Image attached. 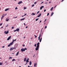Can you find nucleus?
<instances>
[{
  "label": "nucleus",
  "instance_id": "nucleus-1",
  "mask_svg": "<svg viewBox=\"0 0 67 67\" xmlns=\"http://www.w3.org/2000/svg\"><path fill=\"white\" fill-rule=\"evenodd\" d=\"M16 49V48H14V47L11 48H10L9 50L10 51H12V50H13V49Z\"/></svg>",
  "mask_w": 67,
  "mask_h": 67
},
{
  "label": "nucleus",
  "instance_id": "nucleus-2",
  "mask_svg": "<svg viewBox=\"0 0 67 67\" xmlns=\"http://www.w3.org/2000/svg\"><path fill=\"white\" fill-rule=\"evenodd\" d=\"M4 34H8L9 33V31H8L7 32V31H5L4 32Z\"/></svg>",
  "mask_w": 67,
  "mask_h": 67
},
{
  "label": "nucleus",
  "instance_id": "nucleus-3",
  "mask_svg": "<svg viewBox=\"0 0 67 67\" xmlns=\"http://www.w3.org/2000/svg\"><path fill=\"white\" fill-rule=\"evenodd\" d=\"M39 47H40L37 46L36 48V50L37 51V50H38V49H39Z\"/></svg>",
  "mask_w": 67,
  "mask_h": 67
},
{
  "label": "nucleus",
  "instance_id": "nucleus-4",
  "mask_svg": "<svg viewBox=\"0 0 67 67\" xmlns=\"http://www.w3.org/2000/svg\"><path fill=\"white\" fill-rule=\"evenodd\" d=\"M25 51V49H21V51L22 52H24V51Z\"/></svg>",
  "mask_w": 67,
  "mask_h": 67
},
{
  "label": "nucleus",
  "instance_id": "nucleus-5",
  "mask_svg": "<svg viewBox=\"0 0 67 67\" xmlns=\"http://www.w3.org/2000/svg\"><path fill=\"white\" fill-rule=\"evenodd\" d=\"M11 36H9V37H8V38H7V40L8 41V40H10V38H11Z\"/></svg>",
  "mask_w": 67,
  "mask_h": 67
},
{
  "label": "nucleus",
  "instance_id": "nucleus-6",
  "mask_svg": "<svg viewBox=\"0 0 67 67\" xmlns=\"http://www.w3.org/2000/svg\"><path fill=\"white\" fill-rule=\"evenodd\" d=\"M22 3V1H21L20 2H18V4H21V3Z\"/></svg>",
  "mask_w": 67,
  "mask_h": 67
},
{
  "label": "nucleus",
  "instance_id": "nucleus-7",
  "mask_svg": "<svg viewBox=\"0 0 67 67\" xmlns=\"http://www.w3.org/2000/svg\"><path fill=\"white\" fill-rule=\"evenodd\" d=\"M14 43V41H13L11 43H10V45H12L13 44V43Z\"/></svg>",
  "mask_w": 67,
  "mask_h": 67
},
{
  "label": "nucleus",
  "instance_id": "nucleus-8",
  "mask_svg": "<svg viewBox=\"0 0 67 67\" xmlns=\"http://www.w3.org/2000/svg\"><path fill=\"white\" fill-rule=\"evenodd\" d=\"M39 44H40V43L39 42H38L37 44V47H40V46H39Z\"/></svg>",
  "mask_w": 67,
  "mask_h": 67
},
{
  "label": "nucleus",
  "instance_id": "nucleus-9",
  "mask_svg": "<svg viewBox=\"0 0 67 67\" xmlns=\"http://www.w3.org/2000/svg\"><path fill=\"white\" fill-rule=\"evenodd\" d=\"M29 58H28L26 61V62L27 63H29Z\"/></svg>",
  "mask_w": 67,
  "mask_h": 67
},
{
  "label": "nucleus",
  "instance_id": "nucleus-10",
  "mask_svg": "<svg viewBox=\"0 0 67 67\" xmlns=\"http://www.w3.org/2000/svg\"><path fill=\"white\" fill-rule=\"evenodd\" d=\"M41 34H40V35L38 37V40H40V37H41Z\"/></svg>",
  "mask_w": 67,
  "mask_h": 67
},
{
  "label": "nucleus",
  "instance_id": "nucleus-11",
  "mask_svg": "<svg viewBox=\"0 0 67 67\" xmlns=\"http://www.w3.org/2000/svg\"><path fill=\"white\" fill-rule=\"evenodd\" d=\"M26 60V58H25L24 59V61L25 62Z\"/></svg>",
  "mask_w": 67,
  "mask_h": 67
},
{
  "label": "nucleus",
  "instance_id": "nucleus-12",
  "mask_svg": "<svg viewBox=\"0 0 67 67\" xmlns=\"http://www.w3.org/2000/svg\"><path fill=\"white\" fill-rule=\"evenodd\" d=\"M43 7H44V6H41L40 8V10H42V8H43Z\"/></svg>",
  "mask_w": 67,
  "mask_h": 67
},
{
  "label": "nucleus",
  "instance_id": "nucleus-13",
  "mask_svg": "<svg viewBox=\"0 0 67 67\" xmlns=\"http://www.w3.org/2000/svg\"><path fill=\"white\" fill-rule=\"evenodd\" d=\"M8 10H9V8H7V9H5V11H8Z\"/></svg>",
  "mask_w": 67,
  "mask_h": 67
},
{
  "label": "nucleus",
  "instance_id": "nucleus-14",
  "mask_svg": "<svg viewBox=\"0 0 67 67\" xmlns=\"http://www.w3.org/2000/svg\"><path fill=\"white\" fill-rule=\"evenodd\" d=\"M19 52L18 51V52L17 53H16V56H18V55H19Z\"/></svg>",
  "mask_w": 67,
  "mask_h": 67
},
{
  "label": "nucleus",
  "instance_id": "nucleus-15",
  "mask_svg": "<svg viewBox=\"0 0 67 67\" xmlns=\"http://www.w3.org/2000/svg\"><path fill=\"white\" fill-rule=\"evenodd\" d=\"M31 64H32V62L31 61L29 63V65H31Z\"/></svg>",
  "mask_w": 67,
  "mask_h": 67
},
{
  "label": "nucleus",
  "instance_id": "nucleus-16",
  "mask_svg": "<svg viewBox=\"0 0 67 67\" xmlns=\"http://www.w3.org/2000/svg\"><path fill=\"white\" fill-rule=\"evenodd\" d=\"M42 37L40 39V42H41V41H42Z\"/></svg>",
  "mask_w": 67,
  "mask_h": 67
},
{
  "label": "nucleus",
  "instance_id": "nucleus-17",
  "mask_svg": "<svg viewBox=\"0 0 67 67\" xmlns=\"http://www.w3.org/2000/svg\"><path fill=\"white\" fill-rule=\"evenodd\" d=\"M16 30L17 31V32H19V30H20V29H16Z\"/></svg>",
  "mask_w": 67,
  "mask_h": 67
},
{
  "label": "nucleus",
  "instance_id": "nucleus-18",
  "mask_svg": "<svg viewBox=\"0 0 67 67\" xmlns=\"http://www.w3.org/2000/svg\"><path fill=\"white\" fill-rule=\"evenodd\" d=\"M9 19H8V18H6V21H9Z\"/></svg>",
  "mask_w": 67,
  "mask_h": 67
},
{
  "label": "nucleus",
  "instance_id": "nucleus-19",
  "mask_svg": "<svg viewBox=\"0 0 67 67\" xmlns=\"http://www.w3.org/2000/svg\"><path fill=\"white\" fill-rule=\"evenodd\" d=\"M41 14H40L38 16V17H39L40 16H41Z\"/></svg>",
  "mask_w": 67,
  "mask_h": 67
},
{
  "label": "nucleus",
  "instance_id": "nucleus-20",
  "mask_svg": "<svg viewBox=\"0 0 67 67\" xmlns=\"http://www.w3.org/2000/svg\"><path fill=\"white\" fill-rule=\"evenodd\" d=\"M31 15H35V13H32L31 14Z\"/></svg>",
  "mask_w": 67,
  "mask_h": 67
},
{
  "label": "nucleus",
  "instance_id": "nucleus-21",
  "mask_svg": "<svg viewBox=\"0 0 67 67\" xmlns=\"http://www.w3.org/2000/svg\"><path fill=\"white\" fill-rule=\"evenodd\" d=\"M53 7H52V8L50 10H51V11H52V10H53Z\"/></svg>",
  "mask_w": 67,
  "mask_h": 67
},
{
  "label": "nucleus",
  "instance_id": "nucleus-22",
  "mask_svg": "<svg viewBox=\"0 0 67 67\" xmlns=\"http://www.w3.org/2000/svg\"><path fill=\"white\" fill-rule=\"evenodd\" d=\"M25 18H24L23 19H21V20H20L21 21H22L23 20H25Z\"/></svg>",
  "mask_w": 67,
  "mask_h": 67
},
{
  "label": "nucleus",
  "instance_id": "nucleus-23",
  "mask_svg": "<svg viewBox=\"0 0 67 67\" xmlns=\"http://www.w3.org/2000/svg\"><path fill=\"white\" fill-rule=\"evenodd\" d=\"M53 14H54V13H53V12H52L51 14V16H52V15H53Z\"/></svg>",
  "mask_w": 67,
  "mask_h": 67
},
{
  "label": "nucleus",
  "instance_id": "nucleus-24",
  "mask_svg": "<svg viewBox=\"0 0 67 67\" xmlns=\"http://www.w3.org/2000/svg\"><path fill=\"white\" fill-rule=\"evenodd\" d=\"M12 61L13 62H14V61H15V59H13L12 60Z\"/></svg>",
  "mask_w": 67,
  "mask_h": 67
},
{
  "label": "nucleus",
  "instance_id": "nucleus-25",
  "mask_svg": "<svg viewBox=\"0 0 67 67\" xmlns=\"http://www.w3.org/2000/svg\"><path fill=\"white\" fill-rule=\"evenodd\" d=\"M3 65V63H0V65Z\"/></svg>",
  "mask_w": 67,
  "mask_h": 67
},
{
  "label": "nucleus",
  "instance_id": "nucleus-26",
  "mask_svg": "<svg viewBox=\"0 0 67 67\" xmlns=\"http://www.w3.org/2000/svg\"><path fill=\"white\" fill-rule=\"evenodd\" d=\"M4 14L3 15L2 17V18H4Z\"/></svg>",
  "mask_w": 67,
  "mask_h": 67
},
{
  "label": "nucleus",
  "instance_id": "nucleus-27",
  "mask_svg": "<svg viewBox=\"0 0 67 67\" xmlns=\"http://www.w3.org/2000/svg\"><path fill=\"white\" fill-rule=\"evenodd\" d=\"M39 18H37V19H36V21H37V20H38V19Z\"/></svg>",
  "mask_w": 67,
  "mask_h": 67
},
{
  "label": "nucleus",
  "instance_id": "nucleus-28",
  "mask_svg": "<svg viewBox=\"0 0 67 67\" xmlns=\"http://www.w3.org/2000/svg\"><path fill=\"white\" fill-rule=\"evenodd\" d=\"M34 67H35L36 66V63H35L34 64Z\"/></svg>",
  "mask_w": 67,
  "mask_h": 67
},
{
  "label": "nucleus",
  "instance_id": "nucleus-29",
  "mask_svg": "<svg viewBox=\"0 0 67 67\" xmlns=\"http://www.w3.org/2000/svg\"><path fill=\"white\" fill-rule=\"evenodd\" d=\"M16 40V39H15V40H13V41H14H14H15Z\"/></svg>",
  "mask_w": 67,
  "mask_h": 67
},
{
  "label": "nucleus",
  "instance_id": "nucleus-30",
  "mask_svg": "<svg viewBox=\"0 0 67 67\" xmlns=\"http://www.w3.org/2000/svg\"><path fill=\"white\" fill-rule=\"evenodd\" d=\"M35 36V38H36L37 36L36 35H34Z\"/></svg>",
  "mask_w": 67,
  "mask_h": 67
},
{
  "label": "nucleus",
  "instance_id": "nucleus-31",
  "mask_svg": "<svg viewBox=\"0 0 67 67\" xmlns=\"http://www.w3.org/2000/svg\"><path fill=\"white\" fill-rule=\"evenodd\" d=\"M47 3H47V2H46L45 3V4H47Z\"/></svg>",
  "mask_w": 67,
  "mask_h": 67
},
{
  "label": "nucleus",
  "instance_id": "nucleus-32",
  "mask_svg": "<svg viewBox=\"0 0 67 67\" xmlns=\"http://www.w3.org/2000/svg\"><path fill=\"white\" fill-rule=\"evenodd\" d=\"M34 4H36V2H35L34 3Z\"/></svg>",
  "mask_w": 67,
  "mask_h": 67
},
{
  "label": "nucleus",
  "instance_id": "nucleus-33",
  "mask_svg": "<svg viewBox=\"0 0 67 67\" xmlns=\"http://www.w3.org/2000/svg\"><path fill=\"white\" fill-rule=\"evenodd\" d=\"M26 9V7H24V10L25 9Z\"/></svg>",
  "mask_w": 67,
  "mask_h": 67
},
{
  "label": "nucleus",
  "instance_id": "nucleus-34",
  "mask_svg": "<svg viewBox=\"0 0 67 67\" xmlns=\"http://www.w3.org/2000/svg\"><path fill=\"white\" fill-rule=\"evenodd\" d=\"M2 25V23H1L0 24V25L1 26V25Z\"/></svg>",
  "mask_w": 67,
  "mask_h": 67
},
{
  "label": "nucleus",
  "instance_id": "nucleus-35",
  "mask_svg": "<svg viewBox=\"0 0 67 67\" xmlns=\"http://www.w3.org/2000/svg\"><path fill=\"white\" fill-rule=\"evenodd\" d=\"M43 28H42V29H41V32H42V30H43Z\"/></svg>",
  "mask_w": 67,
  "mask_h": 67
},
{
  "label": "nucleus",
  "instance_id": "nucleus-36",
  "mask_svg": "<svg viewBox=\"0 0 67 67\" xmlns=\"http://www.w3.org/2000/svg\"><path fill=\"white\" fill-rule=\"evenodd\" d=\"M39 12H40V11H39L38 12H37V14H38V13H39Z\"/></svg>",
  "mask_w": 67,
  "mask_h": 67
},
{
  "label": "nucleus",
  "instance_id": "nucleus-37",
  "mask_svg": "<svg viewBox=\"0 0 67 67\" xmlns=\"http://www.w3.org/2000/svg\"><path fill=\"white\" fill-rule=\"evenodd\" d=\"M34 46H35V47H36V44H35L34 45Z\"/></svg>",
  "mask_w": 67,
  "mask_h": 67
},
{
  "label": "nucleus",
  "instance_id": "nucleus-38",
  "mask_svg": "<svg viewBox=\"0 0 67 67\" xmlns=\"http://www.w3.org/2000/svg\"><path fill=\"white\" fill-rule=\"evenodd\" d=\"M49 13H48L47 14V16H48V15H49Z\"/></svg>",
  "mask_w": 67,
  "mask_h": 67
},
{
  "label": "nucleus",
  "instance_id": "nucleus-39",
  "mask_svg": "<svg viewBox=\"0 0 67 67\" xmlns=\"http://www.w3.org/2000/svg\"><path fill=\"white\" fill-rule=\"evenodd\" d=\"M25 49V50H27V48H25V49Z\"/></svg>",
  "mask_w": 67,
  "mask_h": 67
},
{
  "label": "nucleus",
  "instance_id": "nucleus-40",
  "mask_svg": "<svg viewBox=\"0 0 67 67\" xmlns=\"http://www.w3.org/2000/svg\"><path fill=\"white\" fill-rule=\"evenodd\" d=\"M34 4H33L32 6V7H34Z\"/></svg>",
  "mask_w": 67,
  "mask_h": 67
},
{
  "label": "nucleus",
  "instance_id": "nucleus-41",
  "mask_svg": "<svg viewBox=\"0 0 67 67\" xmlns=\"http://www.w3.org/2000/svg\"><path fill=\"white\" fill-rule=\"evenodd\" d=\"M9 59H12V57H10L9 58Z\"/></svg>",
  "mask_w": 67,
  "mask_h": 67
},
{
  "label": "nucleus",
  "instance_id": "nucleus-42",
  "mask_svg": "<svg viewBox=\"0 0 67 67\" xmlns=\"http://www.w3.org/2000/svg\"><path fill=\"white\" fill-rule=\"evenodd\" d=\"M8 47H10V44H9L8 45Z\"/></svg>",
  "mask_w": 67,
  "mask_h": 67
},
{
  "label": "nucleus",
  "instance_id": "nucleus-43",
  "mask_svg": "<svg viewBox=\"0 0 67 67\" xmlns=\"http://www.w3.org/2000/svg\"><path fill=\"white\" fill-rule=\"evenodd\" d=\"M12 29H14V27H12Z\"/></svg>",
  "mask_w": 67,
  "mask_h": 67
},
{
  "label": "nucleus",
  "instance_id": "nucleus-44",
  "mask_svg": "<svg viewBox=\"0 0 67 67\" xmlns=\"http://www.w3.org/2000/svg\"><path fill=\"white\" fill-rule=\"evenodd\" d=\"M46 28H47V26H45V29H46Z\"/></svg>",
  "mask_w": 67,
  "mask_h": 67
},
{
  "label": "nucleus",
  "instance_id": "nucleus-45",
  "mask_svg": "<svg viewBox=\"0 0 67 67\" xmlns=\"http://www.w3.org/2000/svg\"><path fill=\"white\" fill-rule=\"evenodd\" d=\"M46 11V9H45L44 10V12H45Z\"/></svg>",
  "mask_w": 67,
  "mask_h": 67
},
{
  "label": "nucleus",
  "instance_id": "nucleus-46",
  "mask_svg": "<svg viewBox=\"0 0 67 67\" xmlns=\"http://www.w3.org/2000/svg\"><path fill=\"white\" fill-rule=\"evenodd\" d=\"M18 8H17V7H16L15 8V10H16Z\"/></svg>",
  "mask_w": 67,
  "mask_h": 67
},
{
  "label": "nucleus",
  "instance_id": "nucleus-47",
  "mask_svg": "<svg viewBox=\"0 0 67 67\" xmlns=\"http://www.w3.org/2000/svg\"><path fill=\"white\" fill-rule=\"evenodd\" d=\"M27 62H26V63L25 64V65H26L27 64Z\"/></svg>",
  "mask_w": 67,
  "mask_h": 67
},
{
  "label": "nucleus",
  "instance_id": "nucleus-48",
  "mask_svg": "<svg viewBox=\"0 0 67 67\" xmlns=\"http://www.w3.org/2000/svg\"><path fill=\"white\" fill-rule=\"evenodd\" d=\"M23 47H24V46H25V45H24V44L23 45Z\"/></svg>",
  "mask_w": 67,
  "mask_h": 67
},
{
  "label": "nucleus",
  "instance_id": "nucleus-49",
  "mask_svg": "<svg viewBox=\"0 0 67 67\" xmlns=\"http://www.w3.org/2000/svg\"><path fill=\"white\" fill-rule=\"evenodd\" d=\"M44 3V2H42L41 3V4H42V3Z\"/></svg>",
  "mask_w": 67,
  "mask_h": 67
},
{
  "label": "nucleus",
  "instance_id": "nucleus-50",
  "mask_svg": "<svg viewBox=\"0 0 67 67\" xmlns=\"http://www.w3.org/2000/svg\"><path fill=\"white\" fill-rule=\"evenodd\" d=\"M15 31H17L16 30H15L14 31V32H15Z\"/></svg>",
  "mask_w": 67,
  "mask_h": 67
},
{
  "label": "nucleus",
  "instance_id": "nucleus-51",
  "mask_svg": "<svg viewBox=\"0 0 67 67\" xmlns=\"http://www.w3.org/2000/svg\"><path fill=\"white\" fill-rule=\"evenodd\" d=\"M24 25H25V23H24Z\"/></svg>",
  "mask_w": 67,
  "mask_h": 67
},
{
  "label": "nucleus",
  "instance_id": "nucleus-52",
  "mask_svg": "<svg viewBox=\"0 0 67 67\" xmlns=\"http://www.w3.org/2000/svg\"><path fill=\"white\" fill-rule=\"evenodd\" d=\"M56 6H57V5H56L55 6V7H54V8H56Z\"/></svg>",
  "mask_w": 67,
  "mask_h": 67
},
{
  "label": "nucleus",
  "instance_id": "nucleus-53",
  "mask_svg": "<svg viewBox=\"0 0 67 67\" xmlns=\"http://www.w3.org/2000/svg\"><path fill=\"white\" fill-rule=\"evenodd\" d=\"M14 18H15V19L16 18H17V16L15 17H14Z\"/></svg>",
  "mask_w": 67,
  "mask_h": 67
},
{
  "label": "nucleus",
  "instance_id": "nucleus-54",
  "mask_svg": "<svg viewBox=\"0 0 67 67\" xmlns=\"http://www.w3.org/2000/svg\"><path fill=\"white\" fill-rule=\"evenodd\" d=\"M4 48V46H3L2 47V48Z\"/></svg>",
  "mask_w": 67,
  "mask_h": 67
},
{
  "label": "nucleus",
  "instance_id": "nucleus-55",
  "mask_svg": "<svg viewBox=\"0 0 67 67\" xmlns=\"http://www.w3.org/2000/svg\"><path fill=\"white\" fill-rule=\"evenodd\" d=\"M26 29H27V26H26Z\"/></svg>",
  "mask_w": 67,
  "mask_h": 67
},
{
  "label": "nucleus",
  "instance_id": "nucleus-56",
  "mask_svg": "<svg viewBox=\"0 0 67 67\" xmlns=\"http://www.w3.org/2000/svg\"><path fill=\"white\" fill-rule=\"evenodd\" d=\"M41 22H42V21L41 20L40 22V23H41Z\"/></svg>",
  "mask_w": 67,
  "mask_h": 67
},
{
  "label": "nucleus",
  "instance_id": "nucleus-57",
  "mask_svg": "<svg viewBox=\"0 0 67 67\" xmlns=\"http://www.w3.org/2000/svg\"><path fill=\"white\" fill-rule=\"evenodd\" d=\"M3 19V17H2L1 18V19L2 20V19Z\"/></svg>",
  "mask_w": 67,
  "mask_h": 67
},
{
  "label": "nucleus",
  "instance_id": "nucleus-58",
  "mask_svg": "<svg viewBox=\"0 0 67 67\" xmlns=\"http://www.w3.org/2000/svg\"><path fill=\"white\" fill-rule=\"evenodd\" d=\"M46 19L45 20V21L44 22H45V21H46Z\"/></svg>",
  "mask_w": 67,
  "mask_h": 67
},
{
  "label": "nucleus",
  "instance_id": "nucleus-59",
  "mask_svg": "<svg viewBox=\"0 0 67 67\" xmlns=\"http://www.w3.org/2000/svg\"><path fill=\"white\" fill-rule=\"evenodd\" d=\"M63 1H64V0H62V2H63Z\"/></svg>",
  "mask_w": 67,
  "mask_h": 67
},
{
  "label": "nucleus",
  "instance_id": "nucleus-60",
  "mask_svg": "<svg viewBox=\"0 0 67 67\" xmlns=\"http://www.w3.org/2000/svg\"><path fill=\"white\" fill-rule=\"evenodd\" d=\"M26 15V14H25V15H24V16H25V15Z\"/></svg>",
  "mask_w": 67,
  "mask_h": 67
},
{
  "label": "nucleus",
  "instance_id": "nucleus-61",
  "mask_svg": "<svg viewBox=\"0 0 67 67\" xmlns=\"http://www.w3.org/2000/svg\"><path fill=\"white\" fill-rule=\"evenodd\" d=\"M49 3H51V2H49Z\"/></svg>",
  "mask_w": 67,
  "mask_h": 67
},
{
  "label": "nucleus",
  "instance_id": "nucleus-62",
  "mask_svg": "<svg viewBox=\"0 0 67 67\" xmlns=\"http://www.w3.org/2000/svg\"><path fill=\"white\" fill-rule=\"evenodd\" d=\"M25 38V37H24L23 38Z\"/></svg>",
  "mask_w": 67,
  "mask_h": 67
},
{
  "label": "nucleus",
  "instance_id": "nucleus-63",
  "mask_svg": "<svg viewBox=\"0 0 67 67\" xmlns=\"http://www.w3.org/2000/svg\"><path fill=\"white\" fill-rule=\"evenodd\" d=\"M23 16H24H24H22V17H23Z\"/></svg>",
  "mask_w": 67,
  "mask_h": 67
},
{
  "label": "nucleus",
  "instance_id": "nucleus-64",
  "mask_svg": "<svg viewBox=\"0 0 67 67\" xmlns=\"http://www.w3.org/2000/svg\"><path fill=\"white\" fill-rule=\"evenodd\" d=\"M28 67H30V66H28Z\"/></svg>",
  "mask_w": 67,
  "mask_h": 67
}]
</instances>
